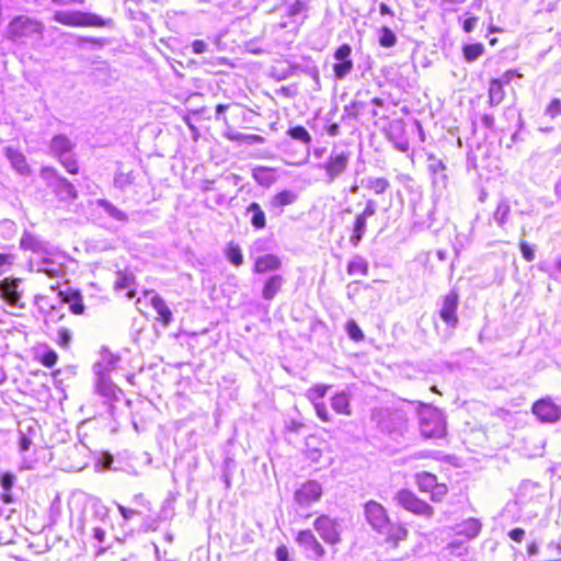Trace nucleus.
I'll return each mask as SVG.
<instances>
[{
    "mask_svg": "<svg viewBox=\"0 0 561 561\" xmlns=\"http://www.w3.org/2000/svg\"><path fill=\"white\" fill-rule=\"evenodd\" d=\"M57 5L83 4L85 0H50Z\"/></svg>",
    "mask_w": 561,
    "mask_h": 561,
    "instance_id": "052dcab7",
    "label": "nucleus"
},
{
    "mask_svg": "<svg viewBox=\"0 0 561 561\" xmlns=\"http://www.w3.org/2000/svg\"><path fill=\"white\" fill-rule=\"evenodd\" d=\"M376 213V205H375V202L373 201H368L366 203V206L364 208V210L358 215V217L367 220V218L374 216Z\"/></svg>",
    "mask_w": 561,
    "mask_h": 561,
    "instance_id": "3c124183",
    "label": "nucleus"
},
{
    "mask_svg": "<svg viewBox=\"0 0 561 561\" xmlns=\"http://www.w3.org/2000/svg\"><path fill=\"white\" fill-rule=\"evenodd\" d=\"M345 331L348 337L354 342H360L365 339V334L357 324V322L353 319H350L345 323Z\"/></svg>",
    "mask_w": 561,
    "mask_h": 561,
    "instance_id": "f704fd0d",
    "label": "nucleus"
},
{
    "mask_svg": "<svg viewBox=\"0 0 561 561\" xmlns=\"http://www.w3.org/2000/svg\"><path fill=\"white\" fill-rule=\"evenodd\" d=\"M226 138L231 141H242L249 145H261L264 144L265 138L257 134H242L238 131H227Z\"/></svg>",
    "mask_w": 561,
    "mask_h": 561,
    "instance_id": "cd10ccee",
    "label": "nucleus"
},
{
    "mask_svg": "<svg viewBox=\"0 0 561 561\" xmlns=\"http://www.w3.org/2000/svg\"><path fill=\"white\" fill-rule=\"evenodd\" d=\"M420 432L428 439H445L446 423L437 410L423 411L420 419Z\"/></svg>",
    "mask_w": 561,
    "mask_h": 561,
    "instance_id": "0eeeda50",
    "label": "nucleus"
},
{
    "mask_svg": "<svg viewBox=\"0 0 561 561\" xmlns=\"http://www.w3.org/2000/svg\"><path fill=\"white\" fill-rule=\"evenodd\" d=\"M39 175L46 186L50 187L53 193L60 199H76L78 192L71 182L61 176L58 171L53 167H42Z\"/></svg>",
    "mask_w": 561,
    "mask_h": 561,
    "instance_id": "20e7f679",
    "label": "nucleus"
},
{
    "mask_svg": "<svg viewBox=\"0 0 561 561\" xmlns=\"http://www.w3.org/2000/svg\"><path fill=\"white\" fill-rule=\"evenodd\" d=\"M15 480H16L15 474L11 473V472H3L0 476V484L3 490L2 494H1V500L5 504H10L13 502L12 488L15 483Z\"/></svg>",
    "mask_w": 561,
    "mask_h": 561,
    "instance_id": "bb28decb",
    "label": "nucleus"
},
{
    "mask_svg": "<svg viewBox=\"0 0 561 561\" xmlns=\"http://www.w3.org/2000/svg\"><path fill=\"white\" fill-rule=\"evenodd\" d=\"M206 49H207V45L202 39H195L192 43V50L194 54H203L204 51H206Z\"/></svg>",
    "mask_w": 561,
    "mask_h": 561,
    "instance_id": "13d9d810",
    "label": "nucleus"
},
{
    "mask_svg": "<svg viewBox=\"0 0 561 561\" xmlns=\"http://www.w3.org/2000/svg\"><path fill=\"white\" fill-rule=\"evenodd\" d=\"M519 249H520L523 257L527 262H533L535 260L534 250L525 240L519 241Z\"/></svg>",
    "mask_w": 561,
    "mask_h": 561,
    "instance_id": "de8ad7c7",
    "label": "nucleus"
},
{
    "mask_svg": "<svg viewBox=\"0 0 561 561\" xmlns=\"http://www.w3.org/2000/svg\"><path fill=\"white\" fill-rule=\"evenodd\" d=\"M304 426L305 424L302 422L291 421L290 424L288 425V430L291 432H297L301 430Z\"/></svg>",
    "mask_w": 561,
    "mask_h": 561,
    "instance_id": "e2e57ef3",
    "label": "nucleus"
},
{
    "mask_svg": "<svg viewBox=\"0 0 561 561\" xmlns=\"http://www.w3.org/2000/svg\"><path fill=\"white\" fill-rule=\"evenodd\" d=\"M287 135L293 139L299 140L306 146H309L312 141L311 135L304 126H294L287 130Z\"/></svg>",
    "mask_w": 561,
    "mask_h": 561,
    "instance_id": "72a5a7b5",
    "label": "nucleus"
},
{
    "mask_svg": "<svg viewBox=\"0 0 561 561\" xmlns=\"http://www.w3.org/2000/svg\"><path fill=\"white\" fill-rule=\"evenodd\" d=\"M129 278L124 276L116 283V288H126L128 286Z\"/></svg>",
    "mask_w": 561,
    "mask_h": 561,
    "instance_id": "338daca9",
    "label": "nucleus"
},
{
    "mask_svg": "<svg viewBox=\"0 0 561 561\" xmlns=\"http://www.w3.org/2000/svg\"><path fill=\"white\" fill-rule=\"evenodd\" d=\"M59 297L62 302L69 305V309L73 314L80 316L85 311L83 297L77 289L59 290Z\"/></svg>",
    "mask_w": 561,
    "mask_h": 561,
    "instance_id": "412c9836",
    "label": "nucleus"
},
{
    "mask_svg": "<svg viewBox=\"0 0 561 561\" xmlns=\"http://www.w3.org/2000/svg\"><path fill=\"white\" fill-rule=\"evenodd\" d=\"M285 280L280 274L271 275L262 286V296L265 300H272L282 290Z\"/></svg>",
    "mask_w": 561,
    "mask_h": 561,
    "instance_id": "5701e85b",
    "label": "nucleus"
},
{
    "mask_svg": "<svg viewBox=\"0 0 561 561\" xmlns=\"http://www.w3.org/2000/svg\"><path fill=\"white\" fill-rule=\"evenodd\" d=\"M31 440L26 436H22L20 439V449L26 451L30 448Z\"/></svg>",
    "mask_w": 561,
    "mask_h": 561,
    "instance_id": "680f3d73",
    "label": "nucleus"
},
{
    "mask_svg": "<svg viewBox=\"0 0 561 561\" xmlns=\"http://www.w3.org/2000/svg\"><path fill=\"white\" fill-rule=\"evenodd\" d=\"M328 385H313L307 391V399L312 403L316 414L318 419L322 422H331L332 417L328 411V408L324 402H320L323 399L329 390Z\"/></svg>",
    "mask_w": 561,
    "mask_h": 561,
    "instance_id": "ddd939ff",
    "label": "nucleus"
},
{
    "mask_svg": "<svg viewBox=\"0 0 561 561\" xmlns=\"http://www.w3.org/2000/svg\"><path fill=\"white\" fill-rule=\"evenodd\" d=\"M96 387L98 390L104 396H113L117 389L116 385L103 371L99 373Z\"/></svg>",
    "mask_w": 561,
    "mask_h": 561,
    "instance_id": "2f4dec72",
    "label": "nucleus"
},
{
    "mask_svg": "<svg viewBox=\"0 0 561 561\" xmlns=\"http://www.w3.org/2000/svg\"><path fill=\"white\" fill-rule=\"evenodd\" d=\"M350 161V153L341 151L331 153L328 160L322 164L329 182H333L341 176L347 169Z\"/></svg>",
    "mask_w": 561,
    "mask_h": 561,
    "instance_id": "4468645a",
    "label": "nucleus"
},
{
    "mask_svg": "<svg viewBox=\"0 0 561 561\" xmlns=\"http://www.w3.org/2000/svg\"><path fill=\"white\" fill-rule=\"evenodd\" d=\"M484 54V46L481 43L466 44L462 46V55L467 62L477 60Z\"/></svg>",
    "mask_w": 561,
    "mask_h": 561,
    "instance_id": "7c9ffc66",
    "label": "nucleus"
},
{
    "mask_svg": "<svg viewBox=\"0 0 561 561\" xmlns=\"http://www.w3.org/2000/svg\"><path fill=\"white\" fill-rule=\"evenodd\" d=\"M394 500L403 510L425 518L434 515V507L409 489H401L397 492Z\"/></svg>",
    "mask_w": 561,
    "mask_h": 561,
    "instance_id": "423d86ee",
    "label": "nucleus"
},
{
    "mask_svg": "<svg viewBox=\"0 0 561 561\" xmlns=\"http://www.w3.org/2000/svg\"><path fill=\"white\" fill-rule=\"evenodd\" d=\"M546 115L554 118L561 114V100L558 98L552 99L545 110Z\"/></svg>",
    "mask_w": 561,
    "mask_h": 561,
    "instance_id": "37998d69",
    "label": "nucleus"
},
{
    "mask_svg": "<svg viewBox=\"0 0 561 561\" xmlns=\"http://www.w3.org/2000/svg\"><path fill=\"white\" fill-rule=\"evenodd\" d=\"M379 11H380V14H382V15H386V14L392 15L393 14L392 11L390 10V8L386 3H380Z\"/></svg>",
    "mask_w": 561,
    "mask_h": 561,
    "instance_id": "774afa93",
    "label": "nucleus"
},
{
    "mask_svg": "<svg viewBox=\"0 0 561 561\" xmlns=\"http://www.w3.org/2000/svg\"><path fill=\"white\" fill-rule=\"evenodd\" d=\"M58 160L64 165V168L67 170L68 173H70V174L79 173V165L75 158L62 159V157H61Z\"/></svg>",
    "mask_w": 561,
    "mask_h": 561,
    "instance_id": "a18cd8bd",
    "label": "nucleus"
},
{
    "mask_svg": "<svg viewBox=\"0 0 561 561\" xmlns=\"http://www.w3.org/2000/svg\"><path fill=\"white\" fill-rule=\"evenodd\" d=\"M71 341V335L67 329H60L58 331L57 343L61 347H67Z\"/></svg>",
    "mask_w": 561,
    "mask_h": 561,
    "instance_id": "8fccbe9b",
    "label": "nucleus"
},
{
    "mask_svg": "<svg viewBox=\"0 0 561 561\" xmlns=\"http://www.w3.org/2000/svg\"><path fill=\"white\" fill-rule=\"evenodd\" d=\"M296 195L290 191H282L274 196V204L277 206H285L294 203Z\"/></svg>",
    "mask_w": 561,
    "mask_h": 561,
    "instance_id": "79ce46f5",
    "label": "nucleus"
},
{
    "mask_svg": "<svg viewBox=\"0 0 561 561\" xmlns=\"http://www.w3.org/2000/svg\"><path fill=\"white\" fill-rule=\"evenodd\" d=\"M150 304L154 311L157 312L158 317L156 320L164 328L169 327L173 321V313L168 306V304L164 301V299L159 296L158 294H154L150 298Z\"/></svg>",
    "mask_w": 561,
    "mask_h": 561,
    "instance_id": "aec40b11",
    "label": "nucleus"
},
{
    "mask_svg": "<svg viewBox=\"0 0 561 561\" xmlns=\"http://www.w3.org/2000/svg\"><path fill=\"white\" fill-rule=\"evenodd\" d=\"M99 205L113 218L121 221L127 220V215L123 210L118 209L116 206L111 204L108 201L101 199L99 201Z\"/></svg>",
    "mask_w": 561,
    "mask_h": 561,
    "instance_id": "c9c22d12",
    "label": "nucleus"
},
{
    "mask_svg": "<svg viewBox=\"0 0 561 561\" xmlns=\"http://www.w3.org/2000/svg\"><path fill=\"white\" fill-rule=\"evenodd\" d=\"M523 73L517 69H508L501 77L492 78L488 88V102L490 106H497L505 98L504 87L510 84L514 78H523Z\"/></svg>",
    "mask_w": 561,
    "mask_h": 561,
    "instance_id": "6e6552de",
    "label": "nucleus"
},
{
    "mask_svg": "<svg viewBox=\"0 0 561 561\" xmlns=\"http://www.w3.org/2000/svg\"><path fill=\"white\" fill-rule=\"evenodd\" d=\"M367 107L366 102L360 100H354L350 104L344 106L343 110V119L346 121H359Z\"/></svg>",
    "mask_w": 561,
    "mask_h": 561,
    "instance_id": "a878e982",
    "label": "nucleus"
},
{
    "mask_svg": "<svg viewBox=\"0 0 561 561\" xmlns=\"http://www.w3.org/2000/svg\"><path fill=\"white\" fill-rule=\"evenodd\" d=\"M339 130H340V126L337 124H331L328 128H327V131L330 136H336L339 134Z\"/></svg>",
    "mask_w": 561,
    "mask_h": 561,
    "instance_id": "69168bd1",
    "label": "nucleus"
},
{
    "mask_svg": "<svg viewBox=\"0 0 561 561\" xmlns=\"http://www.w3.org/2000/svg\"><path fill=\"white\" fill-rule=\"evenodd\" d=\"M4 156L10 161L11 167L21 175L28 176L32 168L27 163L26 157L18 149L5 148Z\"/></svg>",
    "mask_w": 561,
    "mask_h": 561,
    "instance_id": "a211bd4d",
    "label": "nucleus"
},
{
    "mask_svg": "<svg viewBox=\"0 0 561 561\" xmlns=\"http://www.w3.org/2000/svg\"><path fill=\"white\" fill-rule=\"evenodd\" d=\"M508 537L513 541L520 543L525 539V530L520 527L513 528L508 531Z\"/></svg>",
    "mask_w": 561,
    "mask_h": 561,
    "instance_id": "603ef678",
    "label": "nucleus"
},
{
    "mask_svg": "<svg viewBox=\"0 0 561 561\" xmlns=\"http://www.w3.org/2000/svg\"><path fill=\"white\" fill-rule=\"evenodd\" d=\"M20 279L5 277L0 282V296L12 307L23 308L24 304L21 302L22 294L19 290Z\"/></svg>",
    "mask_w": 561,
    "mask_h": 561,
    "instance_id": "f3484780",
    "label": "nucleus"
},
{
    "mask_svg": "<svg viewBox=\"0 0 561 561\" xmlns=\"http://www.w3.org/2000/svg\"><path fill=\"white\" fill-rule=\"evenodd\" d=\"M511 213V208L507 204H500L495 210V217L501 226L505 225Z\"/></svg>",
    "mask_w": 561,
    "mask_h": 561,
    "instance_id": "c03bdc74",
    "label": "nucleus"
},
{
    "mask_svg": "<svg viewBox=\"0 0 561 561\" xmlns=\"http://www.w3.org/2000/svg\"><path fill=\"white\" fill-rule=\"evenodd\" d=\"M367 523L392 547H398L408 537L407 528L399 523H392L387 510L377 501H367L364 505Z\"/></svg>",
    "mask_w": 561,
    "mask_h": 561,
    "instance_id": "f257e3e1",
    "label": "nucleus"
},
{
    "mask_svg": "<svg viewBox=\"0 0 561 561\" xmlns=\"http://www.w3.org/2000/svg\"><path fill=\"white\" fill-rule=\"evenodd\" d=\"M415 484L422 493H426L434 503H440L445 500L449 492L446 482H439L438 478L428 472L421 471L414 476Z\"/></svg>",
    "mask_w": 561,
    "mask_h": 561,
    "instance_id": "39448f33",
    "label": "nucleus"
},
{
    "mask_svg": "<svg viewBox=\"0 0 561 561\" xmlns=\"http://www.w3.org/2000/svg\"><path fill=\"white\" fill-rule=\"evenodd\" d=\"M12 265V256L8 253H0V275Z\"/></svg>",
    "mask_w": 561,
    "mask_h": 561,
    "instance_id": "864d4df0",
    "label": "nucleus"
},
{
    "mask_svg": "<svg viewBox=\"0 0 561 561\" xmlns=\"http://www.w3.org/2000/svg\"><path fill=\"white\" fill-rule=\"evenodd\" d=\"M225 254L227 260L236 267L241 266L244 262L240 245L233 241L227 243Z\"/></svg>",
    "mask_w": 561,
    "mask_h": 561,
    "instance_id": "c756f323",
    "label": "nucleus"
},
{
    "mask_svg": "<svg viewBox=\"0 0 561 561\" xmlns=\"http://www.w3.org/2000/svg\"><path fill=\"white\" fill-rule=\"evenodd\" d=\"M331 407L337 414L350 416L352 414L350 396L344 392H337L331 398Z\"/></svg>",
    "mask_w": 561,
    "mask_h": 561,
    "instance_id": "b1692460",
    "label": "nucleus"
},
{
    "mask_svg": "<svg viewBox=\"0 0 561 561\" xmlns=\"http://www.w3.org/2000/svg\"><path fill=\"white\" fill-rule=\"evenodd\" d=\"M482 524L479 519L470 517L455 526V534L470 540L479 536Z\"/></svg>",
    "mask_w": 561,
    "mask_h": 561,
    "instance_id": "4be33fe9",
    "label": "nucleus"
},
{
    "mask_svg": "<svg viewBox=\"0 0 561 561\" xmlns=\"http://www.w3.org/2000/svg\"><path fill=\"white\" fill-rule=\"evenodd\" d=\"M458 305L459 294L456 290H451L443 297L439 316L440 319L451 328H455L458 323Z\"/></svg>",
    "mask_w": 561,
    "mask_h": 561,
    "instance_id": "dca6fc26",
    "label": "nucleus"
},
{
    "mask_svg": "<svg viewBox=\"0 0 561 561\" xmlns=\"http://www.w3.org/2000/svg\"><path fill=\"white\" fill-rule=\"evenodd\" d=\"M45 32L44 23L26 14H19L12 18L5 28V37L16 44H26L43 38Z\"/></svg>",
    "mask_w": 561,
    "mask_h": 561,
    "instance_id": "f03ea898",
    "label": "nucleus"
},
{
    "mask_svg": "<svg viewBox=\"0 0 561 561\" xmlns=\"http://www.w3.org/2000/svg\"><path fill=\"white\" fill-rule=\"evenodd\" d=\"M366 221L367 220H365L358 216L356 217V219L354 221L353 233L351 236V242L354 245H357L358 242L362 240L365 228H366Z\"/></svg>",
    "mask_w": 561,
    "mask_h": 561,
    "instance_id": "4c0bfd02",
    "label": "nucleus"
},
{
    "mask_svg": "<svg viewBox=\"0 0 561 561\" xmlns=\"http://www.w3.org/2000/svg\"><path fill=\"white\" fill-rule=\"evenodd\" d=\"M347 273L350 276L354 277L355 280H359V278L367 276L368 274V263L366 260L362 257H356L348 263Z\"/></svg>",
    "mask_w": 561,
    "mask_h": 561,
    "instance_id": "c85d7f7f",
    "label": "nucleus"
},
{
    "mask_svg": "<svg viewBox=\"0 0 561 561\" xmlns=\"http://www.w3.org/2000/svg\"><path fill=\"white\" fill-rule=\"evenodd\" d=\"M307 4L304 0H295L289 7H288V14L294 16L306 10Z\"/></svg>",
    "mask_w": 561,
    "mask_h": 561,
    "instance_id": "09e8293b",
    "label": "nucleus"
},
{
    "mask_svg": "<svg viewBox=\"0 0 561 561\" xmlns=\"http://www.w3.org/2000/svg\"><path fill=\"white\" fill-rule=\"evenodd\" d=\"M54 21L68 27H104L112 25V19H103L83 11H57Z\"/></svg>",
    "mask_w": 561,
    "mask_h": 561,
    "instance_id": "7ed1b4c3",
    "label": "nucleus"
},
{
    "mask_svg": "<svg viewBox=\"0 0 561 561\" xmlns=\"http://www.w3.org/2000/svg\"><path fill=\"white\" fill-rule=\"evenodd\" d=\"M313 528L323 542L329 546L333 547L342 541L337 520L327 514H321L314 519Z\"/></svg>",
    "mask_w": 561,
    "mask_h": 561,
    "instance_id": "1a4fd4ad",
    "label": "nucleus"
},
{
    "mask_svg": "<svg viewBox=\"0 0 561 561\" xmlns=\"http://www.w3.org/2000/svg\"><path fill=\"white\" fill-rule=\"evenodd\" d=\"M397 43V37L394 33L388 27L382 26L380 30L379 45L385 48H389L394 46Z\"/></svg>",
    "mask_w": 561,
    "mask_h": 561,
    "instance_id": "e433bc0d",
    "label": "nucleus"
},
{
    "mask_svg": "<svg viewBox=\"0 0 561 561\" xmlns=\"http://www.w3.org/2000/svg\"><path fill=\"white\" fill-rule=\"evenodd\" d=\"M322 496V486L320 483L313 480H309L300 484L295 493L294 499L295 502L299 506H310L311 504L318 502Z\"/></svg>",
    "mask_w": 561,
    "mask_h": 561,
    "instance_id": "f8f14e48",
    "label": "nucleus"
},
{
    "mask_svg": "<svg viewBox=\"0 0 561 561\" xmlns=\"http://www.w3.org/2000/svg\"><path fill=\"white\" fill-rule=\"evenodd\" d=\"M531 413L541 423H557L561 419V408L550 397L536 400Z\"/></svg>",
    "mask_w": 561,
    "mask_h": 561,
    "instance_id": "9b49d317",
    "label": "nucleus"
},
{
    "mask_svg": "<svg viewBox=\"0 0 561 561\" xmlns=\"http://www.w3.org/2000/svg\"><path fill=\"white\" fill-rule=\"evenodd\" d=\"M117 510H118V512L121 513L122 517L125 520H128V519L133 518L135 515L138 514L137 511L128 508V507H126L124 505H121V504L117 505Z\"/></svg>",
    "mask_w": 561,
    "mask_h": 561,
    "instance_id": "6e6d98bb",
    "label": "nucleus"
},
{
    "mask_svg": "<svg viewBox=\"0 0 561 561\" xmlns=\"http://www.w3.org/2000/svg\"><path fill=\"white\" fill-rule=\"evenodd\" d=\"M38 363L43 366L50 368L55 366L58 362V355L55 351L48 350L44 354L37 357Z\"/></svg>",
    "mask_w": 561,
    "mask_h": 561,
    "instance_id": "a19ab883",
    "label": "nucleus"
},
{
    "mask_svg": "<svg viewBox=\"0 0 561 561\" xmlns=\"http://www.w3.org/2000/svg\"><path fill=\"white\" fill-rule=\"evenodd\" d=\"M39 311L44 316H48L50 311L56 310L57 308L49 302L48 298L46 296H41L37 299Z\"/></svg>",
    "mask_w": 561,
    "mask_h": 561,
    "instance_id": "49530a36",
    "label": "nucleus"
},
{
    "mask_svg": "<svg viewBox=\"0 0 561 561\" xmlns=\"http://www.w3.org/2000/svg\"><path fill=\"white\" fill-rule=\"evenodd\" d=\"M117 360H118V357L110 355L107 358V362H106V369L107 370L114 369Z\"/></svg>",
    "mask_w": 561,
    "mask_h": 561,
    "instance_id": "0e129e2a",
    "label": "nucleus"
},
{
    "mask_svg": "<svg viewBox=\"0 0 561 561\" xmlns=\"http://www.w3.org/2000/svg\"><path fill=\"white\" fill-rule=\"evenodd\" d=\"M275 556L278 561H289L288 549L285 545H279L276 548Z\"/></svg>",
    "mask_w": 561,
    "mask_h": 561,
    "instance_id": "5fc2aeb1",
    "label": "nucleus"
},
{
    "mask_svg": "<svg viewBox=\"0 0 561 561\" xmlns=\"http://www.w3.org/2000/svg\"><path fill=\"white\" fill-rule=\"evenodd\" d=\"M134 180L135 176L131 171H118L115 174L114 184L119 188H125L126 186L130 185L134 182Z\"/></svg>",
    "mask_w": 561,
    "mask_h": 561,
    "instance_id": "58836bf2",
    "label": "nucleus"
},
{
    "mask_svg": "<svg viewBox=\"0 0 561 561\" xmlns=\"http://www.w3.org/2000/svg\"><path fill=\"white\" fill-rule=\"evenodd\" d=\"M248 211H252L251 224L256 229H262L266 225L265 214L257 203H251L248 206Z\"/></svg>",
    "mask_w": 561,
    "mask_h": 561,
    "instance_id": "473e14b6",
    "label": "nucleus"
},
{
    "mask_svg": "<svg viewBox=\"0 0 561 561\" xmlns=\"http://www.w3.org/2000/svg\"><path fill=\"white\" fill-rule=\"evenodd\" d=\"M72 147V142L65 135H56L50 141V151L57 159L71 151Z\"/></svg>",
    "mask_w": 561,
    "mask_h": 561,
    "instance_id": "393cba45",
    "label": "nucleus"
},
{
    "mask_svg": "<svg viewBox=\"0 0 561 561\" xmlns=\"http://www.w3.org/2000/svg\"><path fill=\"white\" fill-rule=\"evenodd\" d=\"M367 186L375 194H382L388 190L389 182L385 178H375L368 181Z\"/></svg>",
    "mask_w": 561,
    "mask_h": 561,
    "instance_id": "ea45409f",
    "label": "nucleus"
},
{
    "mask_svg": "<svg viewBox=\"0 0 561 561\" xmlns=\"http://www.w3.org/2000/svg\"><path fill=\"white\" fill-rule=\"evenodd\" d=\"M282 267V260L273 253H266L255 259L253 264V273L264 274L267 272L277 271Z\"/></svg>",
    "mask_w": 561,
    "mask_h": 561,
    "instance_id": "6ab92c4d",
    "label": "nucleus"
},
{
    "mask_svg": "<svg viewBox=\"0 0 561 561\" xmlns=\"http://www.w3.org/2000/svg\"><path fill=\"white\" fill-rule=\"evenodd\" d=\"M296 542L309 560L322 561L327 554L323 545L310 529L299 530L296 535Z\"/></svg>",
    "mask_w": 561,
    "mask_h": 561,
    "instance_id": "9d476101",
    "label": "nucleus"
},
{
    "mask_svg": "<svg viewBox=\"0 0 561 561\" xmlns=\"http://www.w3.org/2000/svg\"><path fill=\"white\" fill-rule=\"evenodd\" d=\"M32 242L33 237L30 233H25L20 240V247L23 249H33Z\"/></svg>",
    "mask_w": 561,
    "mask_h": 561,
    "instance_id": "bf43d9fd",
    "label": "nucleus"
},
{
    "mask_svg": "<svg viewBox=\"0 0 561 561\" xmlns=\"http://www.w3.org/2000/svg\"><path fill=\"white\" fill-rule=\"evenodd\" d=\"M351 53L352 48L348 44H342L335 49L333 57L336 62L333 65V73L336 79H343L352 71Z\"/></svg>",
    "mask_w": 561,
    "mask_h": 561,
    "instance_id": "2eb2a0df",
    "label": "nucleus"
},
{
    "mask_svg": "<svg viewBox=\"0 0 561 561\" xmlns=\"http://www.w3.org/2000/svg\"><path fill=\"white\" fill-rule=\"evenodd\" d=\"M477 22H478V18L477 16H469V18H467L463 21V23H462V30L466 33H471L473 31V28L476 27Z\"/></svg>",
    "mask_w": 561,
    "mask_h": 561,
    "instance_id": "4d7b16f0",
    "label": "nucleus"
}]
</instances>
